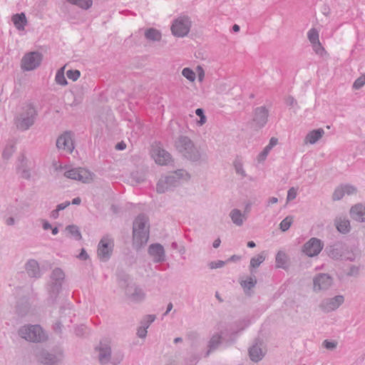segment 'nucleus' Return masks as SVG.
I'll return each mask as SVG.
<instances>
[{
  "mask_svg": "<svg viewBox=\"0 0 365 365\" xmlns=\"http://www.w3.org/2000/svg\"><path fill=\"white\" fill-rule=\"evenodd\" d=\"M41 60L42 56L39 53H29L23 57L21 67L26 71L33 70L40 65Z\"/></svg>",
  "mask_w": 365,
  "mask_h": 365,
  "instance_id": "obj_4",
  "label": "nucleus"
},
{
  "mask_svg": "<svg viewBox=\"0 0 365 365\" xmlns=\"http://www.w3.org/2000/svg\"><path fill=\"white\" fill-rule=\"evenodd\" d=\"M235 167H236V170H237V171L238 173H240V168L237 167V165H235Z\"/></svg>",
  "mask_w": 365,
  "mask_h": 365,
  "instance_id": "obj_62",
  "label": "nucleus"
},
{
  "mask_svg": "<svg viewBox=\"0 0 365 365\" xmlns=\"http://www.w3.org/2000/svg\"><path fill=\"white\" fill-rule=\"evenodd\" d=\"M80 259H86L88 258V255L86 253L84 250H82L78 257Z\"/></svg>",
  "mask_w": 365,
  "mask_h": 365,
  "instance_id": "obj_48",
  "label": "nucleus"
},
{
  "mask_svg": "<svg viewBox=\"0 0 365 365\" xmlns=\"http://www.w3.org/2000/svg\"><path fill=\"white\" fill-rule=\"evenodd\" d=\"M19 333L21 337L31 341H39L44 337L43 332L39 326L24 327Z\"/></svg>",
  "mask_w": 365,
  "mask_h": 365,
  "instance_id": "obj_3",
  "label": "nucleus"
},
{
  "mask_svg": "<svg viewBox=\"0 0 365 365\" xmlns=\"http://www.w3.org/2000/svg\"><path fill=\"white\" fill-rule=\"evenodd\" d=\"M146 220L143 216L138 217L133 225V238L136 244L142 245L148 240V230L145 226Z\"/></svg>",
  "mask_w": 365,
  "mask_h": 365,
  "instance_id": "obj_1",
  "label": "nucleus"
},
{
  "mask_svg": "<svg viewBox=\"0 0 365 365\" xmlns=\"http://www.w3.org/2000/svg\"><path fill=\"white\" fill-rule=\"evenodd\" d=\"M50 227H51V225L48 222H44L43 223V228L45 230H47V229H48Z\"/></svg>",
  "mask_w": 365,
  "mask_h": 365,
  "instance_id": "obj_55",
  "label": "nucleus"
},
{
  "mask_svg": "<svg viewBox=\"0 0 365 365\" xmlns=\"http://www.w3.org/2000/svg\"><path fill=\"white\" fill-rule=\"evenodd\" d=\"M181 177H185L187 178L189 177V175L186 172L183 170H179L175 172L173 176L170 178H166L164 180H160L157 185V191L158 192H163L167 188V185L170 181H171L172 179H180Z\"/></svg>",
  "mask_w": 365,
  "mask_h": 365,
  "instance_id": "obj_11",
  "label": "nucleus"
},
{
  "mask_svg": "<svg viewBox=\"0 0 365 365\" xmlns=\"http://www.w3.org/2000/svg\"><path fill=\"white\" fill-rule=\"evenodd\" d=\"M113 247V242L111 239L108 237L102 238L98 247V257L102 260L107 259L112 252Z\"/></svg>",
  "mask_w": 365,
  "mask_h": 365,
  "instance_id": "obj_5",
  "label": "nucleus"
},
{
  "mask_svg": "<svg viewBox=\"0 0 365 365\" xmlns=\"http://www.w3.org/2000/svg\"><path fill=\"white\" fill-rule=\"evenodd\" d=\"M324 344L325 347L327 349H332L336 346V344L334 342H330V341H325L324 342Z\"/></svg>",
  "mask_w": 365,
  "mask_h": 365,
  "instance_id": "obj_45",
  "label": "nucleus"
},
{
  "mask_svg": "<svg viewBox=\"0 0 365 365\" xmlns=\"http://www.w3.org/2000/svg\"><path fill=\"white\" fill-rule=\"evenodd\" d=\"M40 360L45 364H53L55 362L53 359V357H51V355L49 354H41Z\"/></svg>",
  "mask_w": 365,
  "mask_h": 365,
  "instance_id": "obj_34",
  "label": "nucleus"
},
{
  "mask_svg": "<svg viewBox=\"0 0 365 365\" xmlns=\"http://www.w3.org/2000/svg\"><path fill=\"white\" fill-rule=\"evenodd\" d=\"M195 73L197 76L198 81L202 82L205 78V71L203 68L200 66H197Z\"/></svg>",
  "mask_w": 365,
  "mask_h": 365,
  "instance_id": "obj_38",
  "label": "nucleus"
},
{
  "mask_svg": "<svg viewBox=\"0 0 365 365\" xmlns=\"http://www.w3.org/2000/svg\"><path fill=\"white\" fill-rule=\"evenodd\" d=\"M66 230L70 233V235L74 237L76 239H81V236L78 230V227L74 225H70L66 227Z\"/></svg>",
  "mask_w": 365,
  "mask_h": 365,
  "instance_id": "obj_32",
  "label": "nucleus"
},
{
  "mask_svg": "<svg viewBox=\"0 0 365 365\" xmlns=\"http://www.w3.org/2000/svg\"><path fill=\"white\" fill-rule=\"evenodd\" d=\"M292 222H293V219H292V217H287L285 219H284V220L281 222V223H280V225H279V226H280V229H281L282 231H286V230H287L290 227V226H291V225H292Z\"/></svg>",
  "mask_w": 365,
  "mask_h": 365,
  "instance_id": "obj_30",
  "label": "nucleus"
},
{
  "mask_svg": "<svg viewBox=\"0 0 365 365\" xmlns=\"http://www.w3.org/2000/svg\"><path fill=\"white\" fill-rule=\"evenodd\" d=\"M38 264L36 263V262L35 261H30L28 264H27V267H26V269L28 271V272L29 273V274L32 275V276H34L36 272H35V270L36 269H38Z\"/></svg>",
  "mask_w": 365,
  "mask_h": 365,
  "instance_id": "obj_33",
  "label": "nucleus"
},
{
  "mask_svg": "<svg viewBox=\"0 0 365 365\" xmlns=\"http://www.w3.org/2000/svg\"><path fill=\"white\" fill-rule=\"evenodd\" d=\"M265 259V255L262 254H259L254 257H252L250 260V267L252 268L258 267Z\"/></svg>",
  "mask_w": 365,
  "mask_h": 365,
  "instance_id": "obj_23",
  "label": "nucleus"
},
{
  "mask_svg": "<svg viewBox=\"0 0 365 365\" xmlns=\"http://www.w3.org/2000/svg\"><path fill=\"white\" fill-rule=\"evenodd\" d=\"M215 339H216V344H217L219 342V339L220 337L219 336H214L211 341V346H213V344L215 342Z\"/></svg>",
  "mask_w": 365,
  "mask_h": 365,
  "instance_id": "obj_50",
  "label": "nucleus"
},
{
  "mask_svg": "<svg viewBox=\"0 0 365 365\" xmlns=\"http://www.w3.org/2000/svg\"><path fill=\"white\" fill-rule=\"evenodd\" d=\"M365 84V75H363L361 76H360L359 78H358L354 83V87L355 88H359L361 87H362Z\"/></svg>",
  "mask_w": 365,
  "mask_h": 365,
  "instance_id": "obj_37",
  "label": "nucleus"
},
{
  "mask_svg": "<svg viewBox=\"0 0 365 365\" xmlns=\"http://www.w3.org/2000/svg\"><path fill=\"white\" fill-rule=\"evenodd\" d=\"M56 81L61 86L66 85L67 82L64 76V67L58 71L56 75Z\"/></svg>",
  "mask_w": 365,
  "mask_h": 365,
  "instance_id": "obj_28",
  "label": "nucleus"
},
{
  "mask_svg": "<svg viewBox=\"0 0 365 365\" xmlns=\"http://www.w3.org/2000/svg\"><path fill=\"white\" fill-rule=\"evenodd\" d=\"M152 157L156 163L161 165L168 164L171 159L169 153L160 148L153 150Z\"/></svg>",
  "mask_w": 365,
  "mask_h": 365,
  "instance_id": "obj_10",
  "label": "nucleus"
},
{
  "mask_svg": "<svg viewBox=\"0 0 365 365\" xmlns=\"http://www.w3.org/2000/svg\"><path fill=\"white\" fill-rule=\"evenodd\" d=\"M344 302L342 296H336L327 305L326 309L327 311L334 310L336 309Z\"/></svg>",
  "mask_w": 365,
  "mask_h": 365,
  "instance_id": "obj_20",
  "label": "nucleus"
},
{
  "mask_svg": "<svg viewBox=\"0 0 365 365\" xmlns=\"http://www.w3.org/2000/svg\"><path fill=\"white\" fill-rule=\"evenodd\" d=\"M173 308V305L172 304H168V310H167V312H168L169 311H170Z\"/></svg>",
  "mask_w": 365,
  "mask_h": 365,
  "instance_id": "obj_60",
  "label": "nucleus"
},
{
  "mask_svg": "<svg viewBox=\"0 0 365 365\" xmlns=\"http://www.w3.org/2000/svg\"><path fill=\"white\" fill-rule=\"evenodd\" d=\"M220 242H221V241H220V240L219 238H218V239H217V240H215L214 241V242H213V247H214L215 248H217V247L220 246Z\"/></svg>",
  "mask_w": 365,
  "mask_h": 365,
  "instance_id": "obj_49",
  "label": "nucleus"
},
{
  "mask_svg": "<svg viewBox=\"0 0 365 365\" xmlns=\"http://www.w3.org/2000/svg\"><path fill=\"white\" fill-rule=\"evenodd\" d=\"M145 36L150 40L159 41L161 38V34L158 30L150 29L145 32Z\"/></svg>",
  "mask_w": 365,
  "mask_h": 365,
  "instance_id": "obj_24",
  "label": "nucleus"
},
{
  "mask_svg": "<svg viewBox=\"0 0 365 365\" xmlns=\"http://www.w3.org/2000/svg\"><path fill=\"white\" fill-rule=\"evenodd\" d=\"M182 76L188 81L193 82L196 78V73L189 68H185L182 71Z\"/></svg>",
  "mask_w": 365,
  "mask_h": 365,
  "instance_id": "obj_27",
  "label": "nucleus"
},
{
  "mask_svg": "<svg viewBox=\"0 0 365 365\" xmlns=\"http://www.w3.org/2000/svg\"><path fill=\"white\" fill-rule=\"evenodd\" d=\"M225 262L218 260L217 262H212L210 263L209 267L210 269L220 268L225 265Z\"/></svg>",
  "mask_w": 365,
  "mask_h": 365,
  "instance_id": "obj_39",
  "label": "nucleus"
},
{
  "mask_svg": "<svg viewBox=\"0 0 365 365\" xmlns=\"http://www.w3.org/2000/svg\"><path fill=\"white\" fill-rule=\"evenodd\" d=\"M70 205L69 202H66L65 203H62L58 205L57 210L56 211H53L52 215L54 217H56L58 215V211L65 209L66 207H68Z\"/></svg>",
  "mask_w": 365,
  "mask_h": 365,
  "instance_id": "obj_40",
  "label": "nucleus"
},
{
  "mask_svg": "<svg viewBox=\"0 0 365 365\" xmlns=\"http://www.w3.org/2000/svg\"><path fill=\"white\" fill-rule=\"evenodd\" d=\"M149 253L155 262H160L164 259V250L160 245H151L149 248Z\"/></svg>",
  "mask_w": 365,
  "mask_h": 365,
  "instance_id": "obj_15",
  "label": "nucleus"
},
{
  "mask_svg": "<svg viewBox=\"0 0 365 365\" xmlns=\"http://www.w3.org/2000/svg\"><path fill=\"white\" fill-rule=\"evenodd\" d=\"M191 26V21L187 16H180L176 19L172 26V34L177 37H183L187 35Z\"/></svg>",
  "mask_w": 365,
  "mask_h": 365,
  "instance_id": "obj_2",
  "label": "nucleus"
},
{
  "mask_svg": "<svg viewBox=\"0 0 365 365\" xmlns=\"http://www.w3.org/2000/svg\"><path fill=\"white\" fill-rule=\"evenodd\" d=\"M256 279L254 277H247L245 280H243L240 282L242 287L245 289H250L256 284Z\"/></svg>",
  "mask_w": 365,
  "mask_h": 365,
  "instance_id": "obj_26",
  "label": "nucleus"
},
{
  "mask_svg": "<svg viewBox=\"0 0 365 365\" xmlns=\"http://www.w3.org/2000/svg\"><path fill=\"white\" fill-rule=\"evenodd\" d=\"M100 357L99 360L101 363L104 364L108 361V356H110V348L106 347V348H101L100 349Z\"/></svg>",
  "mask_w": 365,
  "mask_h": 365,
  "instance_id": "obj_29",
  "label": "nucleus"
},
{
  "mask_svg": "<svg viewBox=\"0 0 365 365\" xmlns=\"http://www.w3.org/2000/svg\"><path fill=\"white\" fill-rule=\"evenodd\" d=\"M250 356L252 361H258L263 356V352L257 346H253L250 350Z\"/></svg>",
  "mask_w": 365,
  "mask_h": 365,
  "instance_id": "obj_19",
  "label": "nucleus"
},
{
  "mask_svg": "<svg viewBox=\"0 0 365 365\" xmlns=\"http://www.w3.org/2000/svg\"><path fill=\"white\" fill-rule=\"evenodd\" d=\"M14 223V219L13 218H9L7 220V224L8 225H12Z\"/></svg>",
  "mask_w": 365,
  "mask_h": 365,
  "instance_id": "obj_56",
  "label": "nucleus"
},
{
  "mask_svg": "<svg viewBox=\"0 0 365 365\" xmlns=\"http://www.w3.org/2000/svg\"><path fill=\"white\" fill-rule=\"evenodd\" d=\"M56 146L58 149L69 153L72 152L74 148V145L71 134L66 132L59 136L56 141Z\"/></svg>",
  "mask_w": 365,
  "mask_h": 365,
  "instance_id": "obj_7",
  "label": "nucleus"
},
{
  "mask_svg": "<svg viewBox=\"0 0 365 365\" xmlns=\"http://www.w3.org/2000/svg\"><path fill=\"white\" fill-rule=\"evenodd\" d=\"M307 37L317 54L323 55L326 53L325 49L319 41V32L315 29H312L308 31Z\"/></svg>",
  "mask_w": 365,
  "mask_h": 365,
  "instance_id": "obj_8",
  "label": "nucleus"
},
{
  "mask_svg": "<svg viewBox=\"0 0 365 365\" xmlns=\"http://www.w3.org/2000/svg\"><path fill=\"white\" fill-rule=\"evenodd\" d=\"M267 118V110L264 108H259L255 111V120L259 125L265 123Z\"/></svg>",
  "mask_w": 365,
  "mask_h": 365,
  "instance_id": "obj_18",
  "label": "nucleus"
},
{
  "mask_svg": "<svg viewBox=\"0 0 365 365\" xmlns=\"http://www.w3.org/2000/svg\"><path fill=\"white\" fill-rule=\"evenodd\" d=\"M351 217L357 221H365V207L361 204L353 206L350 210Z\"/></svg>",
  "mask_w": 365,
  "mask_h": 365,
  "instance_id": "obj_14",
  "label": "nucleus"
},
{
  "mask_svg": "<svg viewBox=\"0 0 365 365\" xmlns=\"http://www.w3.org/2000/svg\"><path fill=\"white\" fill-rule=\"evenodd\" d=\"M286 259H287V256L284 252H278L277 257H276V262H277V267H284Z\"/></svg>",
  "mask_w": 365,
  "mask_h": 365,
  "instance_id": "obj_31",
  "label": "nucleus"
},
{
  "mask_svg": "<svg viewBox=\"0 0 365 365\" xmlns=\"http://www.w3.org/2000/svg\"><path fill=\"white\" fill-rule=\"evenodd\" d=\"M125 148H126V145H125V143H123V142L119 143H118V144L115 145V148H116L117 150H124Z\"/></svg>",
  "mask_w": 365,
  "mask_h": 365,
  "instance_id": "obj_46",
  "label": "nucleus"
},
{
  "mask_svg": "<svg viewBox=\"0 0 365 365\" xmlns=\"http://www.w3.org/2000/svg\"><path fill=\"white\" fill-rule=\"evenodd\" d=\"M68 2L77 5L78 6L88 9H89L93 4L92 0H67Z\"/></svg>",
  "mask_w": 365,
  "mask_h": 365,
  "instance_id": "obj_22",
  "label": "nucleus"
},
{
  "mask_svg": "<svg viewBox=\"0 0 365 365\" xmlns=\"http://www.w3.org/2000/svg\"><path fill=\"white\" fill-rule=\"evenodd\" d=\"M148 319H149L150 322H152L154 321L155 317L153 316L150 315V316H148Z\"/></svg>",
  "mask_w": 365,
  "mask_h": 365,
  "instance_id": "obj_58",
  "label": "nucleus"
},
{
  "mask_svg": "<svg viewBox=\"0 0 365 365\" xmlns=\"http://www.w3.org/2000/svg\"><path fill=\"white\" fill-rule=\"evenodd\" d=\"M12 21L19 30H24L27 24V20L24 13L14 15L12 16Z\"/></svg>",
  "mask_w": 365,
  "mask_h": 365,
  "instance_id": "obj_16",
  "label": "nucleus"
},
{
  "mask_svg": "<svg viewBox=\"0 0 365 365\" xmlns=\"http://www.w3.org/2000/svg\"><path fill=\"white\" fill-rule=\"evenodd\" d=\"M322 249V245L320 240L316 238H312L304 246V252L308 256L313 257L317 255Z\"/></svg>",
  "mask_w": 365,
  "mask_h": 365,
  "instance_id": "obj_9",
  "label": "nucleus"
},
{
  "mask_svg": "<svg viewBox=\"0 0 365 365\" xmlns=\"http://www.w3.org/2000/svg\"><path fill=\"white\" fill-rule=\"evenodd\" d=\"M324 133V132L322 128L314 130L307 134L305 138V142L313 144L322 137Z\"/></svg>",
  "mask_w": 365,
  "mask_h": 365,
  "instance_id": "obj_17",
  "label": "nucleus"
},
{
  "mask_svg": "<svg viewBox=\"0 0 365 365\" xmlns=\"http://www.w3.org/2000/svg\"><path fill=\"white\" fill-rule=\"evenodd\" d=\"M67 76L72 81H76L80 77V72L78 70L68 71Z\"/></svg>",
  "mask_w": 365,
  "mask_h": 365,
  "instance_id": "obj_35",
  "label": "nucleus"
},
{
  "mask_svg": "<svg viewBox=\"0 0 365 365\" xmlns=\"http://www.w3.org/2000/svg\"><path fill=\"white\" fill-rule=\"evenodd\" d=\"M180 340V339L177 338V339H175V341L177 342V341H179Z\"/></svg>",
  "mask_w": 365,
  "mask_h": 365,
  "instance_id": "obj_63",
  "label": "nucleus"
},
{
  "mask_svg": "<svg viewBox=\"0 0 365 365\" xmlns=\"http://www.w3.org/2000/svg\"><path fill=\"white\" fill-rule=\"evenodd\" d=\"M278 140L276 138H272L270 139L269 143L266 147L267 148V150H270L277 144Z\"/></svg>",
  "mask_w": 365,
  "mask_h": 365,
  "instance_id": "obj_43",
  "label": "nucleus"
},
{
  "mask_svg": "<svg viewBox=\"0 0 365 365\" xmlns=\"http://www.w3.org/2000/svg\"><path fill=\"white\" fill-rule=\"evenodd\" d=\"M331 279L327 274H321L314 280V290H321L328 288L331 284Z\"/></svg>",
  "mask_w": 365,
  "mask_h": 365,
  "instance_id": "obj_12",
  "label": "nucleus"
},
{
  "mask_svg": "<svg viewBox=\"0 0 365 365\" xmlns=\"http://www.w3.org/2000/svg\"><path fill=\"white\" fill-rule=\"evenodd\" d=\"M271 203H276L277 202V199L276 197H272L269 201Z\"/></svg>",
  "mask_w": 365,
  "mask_h": 365,
  "instance_id": "obj_57",
  "label": "nucleus"
},
{
  "mask_svg": "<svg viewBox=\"0 0 365 365\" xmlns=\"http://www.w3.org/2000/svg\"><path fill=\"white\" fill-rule=\"evenodd\" d=\"M336 228L339 232L346 233L349 232L350 228L349 221L346 220H339L336 221Z\"/></svg>",
  "mask_w": 365,
  "mask_h": 365,
  "instance_id": "obj_21",
  "label": "nucleus"
},
{
  "mask_svg": "<svg viewBox=\"0 0 365 365\" xmlns=\"http://www.w3.org/2000/svg\"><path fill=\"white\" fill-rule=\"evenodd\" d=\"M356 190L351 185H344L339 187L334 192V200H340L344 195H351L355 194Z\"/></svg>",
  "mask_w": 365,
  "mask_h": 365,
  "instance_id": "obj_13",
  "label": "nucleus"
},
{
  "mask_svg": "<svg viewBox=\"0 0 365 365\" xmlns=\"http://www.w3.org/2000/svg\"><path fill=\"white\" fill-rule=\"evenodd\" d=\"M147 334V330L145 328H140L138 330V335L140 336V337H144Z\"/></svg>",
  "mask_w": 365,
  "mask_h": 365,
  "instance_id": "obj_44",
  "label": "nucleus"
},
{
  "mask_svg": "<svg viewBox=\"0 0 365 365\" xmlns=\"http://www.w3.org/2000/svg\"><path fill=\"white\" fill-rule=\"evenodd\" d=\"M65 176L83 182H88L93 178L92 174L88 170L83 168L69 170L65 173Z\"/></svg>",
  "mask_w": 365,
  "mask_h": 365,
  "instance_id": "obj_6",
  "label": "nucleus"
},
{
  "mask_svg": "<svg viewBox=\"0 0 365 365\" xmlns=\"http://www.w3.org/2000/svg\"><path fill=\"white\" fill-rule=\"evenodd\" d=\"M53 235H56L58 233V229L57 227H55L52 230Z\"/></svg>",
  "mask_w": 365,
  "mask_h": 365,
  "instance_id": "obj_59",
  "label": "nucleus"
},
{
  "mask_svg": "<svg viewBox=\"0 0 365 365\" xmlns=\"http://www.w3.org/2000/svg\"><path fill=\"white\" fill-rule=\"evenodd\" d=\"M231 218L234 223L240 225L242 223L244 216L238 210H233L231 212Z\"/></svg>",
  "mask_w": 365,
  "mask_h": 365,
  "instance_id": "obj_25",
  "label": "nucleus"
},
{
  "mask_svg": "<svg viewBox=\"0 0 365 365\" xmlns=\"http://www.w3.org/2000/svg\"><path fill=\"white\" fill-rule=\"evenodd\" d=\"M20 127H21V128H24V129H26V128H27V127H28V126H24V125H23L22 123H21Z\"/></svg>",
  "mask_w": 365,
  "mask_h": 365,
  "instance_id": "obj_61",
  "label": "nucleus"
},
{
  "mask_svg": "<svg viewBox=\"0 0 365 365\" xmlns=\"http://www.w3.org/2000/svg\"><path fill=\"white\" fill-rule=\"evenodd\" d=\"M240 259V256L233 255V256H232L230 257V261H235V260H237V259Z\"/></svg>",
  "mask_w": 365,
  "mask_h": 365,
  "instance_id": "obj_52",
  "label": "nucleus"
},
{
  "mask_svg": "<svg viewBox=\"0 0 365 365\" xmlns=\"http://www.w3.org/2000/svg\"><path fill=\"white\" fill-rule=\"evenodd\" d=\"M247 246L250 248H253L255 247V243L253 241H250L247 243Z\"/></svg>",
  "mask_w": 365,
  "mask_h": 365,
  "instance_id": "obj_53",
  "label": "nucleus"
},
{
  "mask_svg": "<svg viewBox=\"0 0 365 365\" xmlns=\"http://www.w3.org/2000/svg\"><path fill=\"white\" fill-rule=\"evenodd\" d=\"M232 29L234 31L237 32L240 30V26L237 24H235Z\"/></svg>",
  "mask_w": 365,
  "mask_h": 365,
  "instance_id": "obj_54",
  "label": "nucleus"
},
{
  "mask_svg": "<svg viewBox=\"0 0 365 365\" xmlns=\"http://www.w3.org/2000/svg\"><path fill=\"white\" fill-rule=\"evenodd\" d=\"M33 121L29 120V123L32 124Z\"/></svg>",
  "mask_w": 365,
  "mask_h": 365,
  "instance_id": "obj_64",
  "label": "nucleus"
},
{
  "mask_svg": "<svg viewBox=\"0 0 365 365\" xmlns=\"http://www.w3.org/2000/svg\"><path fill=\"white\" fill-rule=\"evenodd\" d=\"M195 113L200 118V120L198 121V123L202 125L206 122V117L204 115L203 110L201 108H197L195 110Z\"/></svg>",
  "mask_w": 365,
  "mask_h": 365,
  "instance_id": "obj_36",
  "label": "nucleus"
},
{
  "mask_svg": "<svg viewBox=\"0 0 365 365\" xmlns=\"http://www.w3.org/2000/svg\"><path fill=\"white\" fill-rule=\"evenodd\" d=\"M297 196V190L295 188L292 187L289 190L287 194V200H294Z\"/></svg>",
  "mask_w": 365,
  "mask_h": 365,
  "instance_id": "obj_41",
  "label": "nucleus"
},
{
  "mask_svg": "<svg viewBox=\"0 0 365 365\" xmlns=\"http://www.w3.org/2000/svg\"><path fill=\"white\" fill-rule=\"evenodd\" d=\"M269 151H270V150H267V148L265 147L264 150L258 155V160L263 161L267 156Z\"/></svg>",
  "mask_w": 365,
  "mask_h": 365,
  "instance_id": "obj_42",
  "label": "nucleus"
},
{
  "mask_svg": "<svg viewBox=\"0 0 365 365\" xmlns=\"http://www.w3.org/2000/svg\"><path fill=\"white\" fill-rule=\"evenodd\" d=\"M54 274H56L58 279H59L63 278V273L60 269L55 270L54 271Z\"/></svg>",
  "mask_w": 365,
  "mask_h": 365,
  "instance_id": "obj_47",
  "label": "nucleus"
},
{
  "mask_svg": "<svg viewBox=\"0 0 365 365\" xmlns=\"http://www.w3.org/2000/svg\"><path fill=\"white\" fill-rule=\"evenodd\" d=\"M81 202V199L79 197H76L73 200L72 203L74 205H78Z\"/></svg>",
  "mask_w": 365,
  "mask_h": 365,
  "instance_id": "obj_51",
  "label": "nucleus"
}]
</instances>
